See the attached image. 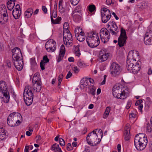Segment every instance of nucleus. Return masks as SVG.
<instances>
[{"label": "nucleus", "mask_w": 152, "mask_h": 152, "mask_svg": "<svg viewBox=\"0 0 152 152\" xmlns=\"http://www.w3.org/2000/svg\"><path fill=\"white\" fill-rule=\"evenodd\" d=\"M85 35L84 32H82L81 34L77 35V39L79 41L81 42L83 41L85 39Z\"/></svg>", "instance_id": "nucleus-26"}, {"label": "nucleus", "mask_w": 152, "mask_h": 152, "mask_svg": "<svg viewBox=\"0 0 152 152\" xmlns=\"http://www.w3.org/2000/svg\"><path fill=\"white\" fill-rule=\"evenodd\" d=\"M59 144L61 146H64L65 145V142L62 138H60L59 139Z\"/></svg>", "instance_id": "nucleus-44"}, {"label": "nucleus", "mask_w": 152, "mask_h": 152, "mask_svg": "<svg viewBox=\"0 0 152 152\" xmlns=\"http://www.w3.org/2000/svg\"><path fill=\"white\" fill-rule=\"evenodd\" d=\"M84 32L83 31L82 29L80 27H77L75 30V33L76 37H77V35L81 34V33Z\"/></svg>", "instance_id": "nucleus-34"}, {"label": "nucleus", "mask_w": 152, "mask_h": 152, "mask_svg": "<svg viewBox=\"0 0 152 152\" xmlns=\"http://www.w3.org/2000/svg\"><path fill=\"white\" fill-rule=\"evenodd\" d=\"M42 84H38L37 83H34L33 88L34 94L35 92H39L40 91L42 88Z\"/></svg>", "instance_id": "nucleus-23"}, {"label": "nucleus", "mask_w": 152, "mask_h": 152, "mask_svg": "<svg viewBox=\"0 0 152 152\" xmlns=\"http://www.w3.org/2000/svg\"><path fill=\"white\" fill-rule=\"evenodd\" d=\"M21 11H13L12 14L14 18L15 19H18L20 17L21 15Z\"/></svg>", "instance_id": "nucleus-28"}, {"label": "nucleus", "mask_w": 152, "mask_h": 152, "mask_svg": "<svg viewBox=\"0 0 152 152\" xmlns=\"http://www.w3.org/2000/svg\"><path fill=\"white\" fill-rule=\"evenodd\" d=\"M66 148L67 150L70 151L73 150V147L70 143H68L67 145Z\"/></svg>", "instance_id": "nucleus-47"}, {"label": "nucleus", "mask_w": 152, "mask_h": 152, "mask_svg": "<svg viewBox=\"0 0 152 152\" xmlns=\"http://www.w3.org/2000/svg\"><path fill=\"white\" fill-rule=\"evenodd\" d=\"M144 42L146 45H149L152 44V38L145 37L144 38Z\"/></svg>", "instance_id": "nucleus-30"}, {"label": "nucleus", "mask_w": 152, "mask_h": 152, "mask_svg": "<svg viewBox=\"0 0 152 152\" xmlns=\"http://www.w3.org/2000/svg\"><path fill=\"white\" fill-rule=\"evenodd\" d=\"M63 41L65 45L67 47L72 46L73 45L72 37L71 33L69 30L64 31Z\"/></svg>", "instance_id": "nucleus-10"}, {"label": "nucleus", "mask_w": 152, "mask_h": 152, "mask_svg": "<svg viewBox=\"0 0 152 152\" xmlns=\"http://www.w3.org/2000/svg\"><path fill=\"white\" fill-rule=\"evenodd\" d=\"M49 59L48 58V57L47 56H44L43 59V61L44 63H47L49 62Z\"/></svg>", "instance_id": "nucleus-46"}, {"label": "nucleus", "mask_w": 152, "mask_h": 152, "mask_svg": "<svg viewBox=\"0 0 152 152\" xmlns=\"http://www.w3.org/2000/svg\"><path fill=\"white\" fill-rule=\"evenodd\" d=\"M132 104V101L130 100H128L127 102V104L126 107V108L127 109H129L131 106Z\"/></svg>", "instance_id": "nucleus-48"}, {"label": "nucleus", "mask_w": 152, "mask_h": 152, "mask_svg": "<svg viewBox=\"0 0 152 152\" xmlns=\"http://www.w3.org/2000/svg\"><path fill=\"white\" fill-rule=\"evenodd\" d=\"M107 26L110 33L113 35H115L119 32V29L115 22L111 21L108 22Z\"/></svg>", "instance_id": "nucleus-12"}, {"label": "nucleus", "mask_w": 152, "mask_h": 152, "mask_svg": "<svg viewBox=\"0 0 152 152\" xmlns=\"http://www.w3.org/2000/svg\"><path fill=\"white\" fill-rule=\"evenodd\" d=\"M101 14H106V15H111L110 10L106 8H103L102 9Z\"/></svg>", "instance_id": "nucleus-39"}, {"label": "nucleus", "mask_w": 152, "mask_h": 152, "mask_svg": "<svg viewBox=\"0 0 152 152\" xmlns=\"http://www.w3.org/2000/svg\"><path fill=\"white\" fill-rule=\"evenodd\" d=\"M88 10L90 12H92L96 10V7L94 5H90L88 6Z\"/></svg>", "instance_id": "nucleus-43"}, {"label": "nucleus", "mask_w": 152, "mask_h": 152, "mask_svg": "<svg viewBox=\"0 0 152 152\" xmlns=\"http://www.w3.org/2000/svg\"><path fill=\"white\" fill-rule=\"evenodd\" d=\"M136 114L133 113H130L129 114V117L130 118H135L136 117Z\"/></svg>", "instance_id": "nucleus-61"}, {"label": "nucleus", "mask_w": 152, "mask_h": 152, "mask_svg": "<svg viewBox=\"0 0 152 152\" xmlns=\"http://www.w3.org/2000/svg\"><path fill=\"white\" fill-rule=\"evenodd\" d=\"M87 80H88L89 81V85H93L94 82V80L93 79L91 78H87Z\"/></svg>", "instance_id": "nucleus-54"}, {"label": "nucleus", "mask_w": 152, "mask_h": 152, "mask_svg": "<svg viewBox=\"0 0 152 152\" xmlns=\"http://www.w3.org/2000/svg\"><path fill=\"white\" fill-rule=\"evenodd\" d=\"M102 20V22L104 23H107L110 19L111 17V15L106 14H101Z\"/></svg>", "instance_id": "nucleus-25"}, {"label": "nucleus", "mask_w": 152, "mask_h": 152, "mask_svg": "<svg viewBox=\"0 0 152 152\" xmlns=\"http://www.w3.org/2000/svg\"><path fill=\"white\" fill-rule=\"evenodd\" d=\"M134 52L131 51L129 53L127 58L126 61V67L128 70L130 72L132 69V67L134 66L136 60L134 59Z\"/></svg>", "instance_id": "nucleus-9"}, {"label": "nucleus", "mask_w": 152, "mask_h": 152, "mask_svg": "<svg viewBox=\"0 0 152 152\" xmlns=\"http://www.w3.org/2000/svg\"><path fill=\"white\" fill-rule=\"evenodd\" d=\"M65 53V49L64 46L62 45L60 47L59 54L58 56L57 61L58 62H60L62 60Z\"/></svg>", "instance_id": "nucleus-16"}, {"label": "nucleus", "mask_w": 152, "mask_h": 152, "mask_svg": "<svg viewBox=\"0 0 152 152\" xmlns=\"http://www.w3.org/2000/svg\"><path fill=\"white\" fill-rule=\"evenodd\" d=\"M13 62L17 70L21 71L23 66V57L20 48L15 47L12 50Z\"/></svg>", "instance_id": "nucleus-1"}, {"label": "nucleus", "mask_w": 152, "mask_h": 152, "mask_svg": "<svg viewBox=\"0 0 152 152\" xmlns=\"http://www.w3.org/2000/svg\"><path fill=\"white\" fill-rule=\"evenodd\" d=\"M111 107H107L106 108L105 111L103 115V118H106L107 117L110 111Z\"/></svg>", "instance_id": "nucleus-31"}, {"label": "nucleus", "mask_w": 152, "mask_h": 152, "mask_svg": "<svg viewBox=\"0 0 152 152\" xmlns=\"http://www.w3.org/2000/svg\"><path fill=\"white\" fill-rule=\"evenodd\" d=\"M107 4L108 5H110L112 3V0H106Z\"/></svg>", "instance_id": "nucleus-63"}, {"label": "nucleus", "mask_w": 152, "mask_h": 152, "mask_svg": "<svg viewBox=\"0 0 152 152\" xmlns=\"http://www.w3.org/2000/svg\"><path fill=\"white\" fill-rule=\"evenodd\" d=\"M38 73L35 74L33 77L32 82L34 83L42 84L40 78L39 77Z\"/></svg>", "instance_id": "nucleus-21"}, {"label": "nucleus", "mask_w": 152, "mask_h": 152, "mask_svg": "<svg viewBox=\"0 0 152 152\" xmlns=\"http://www.w3.org/2000/svg\"><path fill=\"white\" fill-rule=\"evenodd\" d=\"M19 9H20V6L18 4H17L15 6V8L13 11H20L19 10Z\"/></svg>", "instance_id": "nucleus-53"}, {"label": "nucleus", "mask_w": 152, "mask_h": 152, "mask_svg": "<svg viewBox=\"0 0 152 152\" xmlns=\"http://www.w3.org/2000/svg\"><path fill=\"white\" fill-rule=\"evenodd\" d=\"M34 96L33 88L29 85H27L23 92V98L27 105H30L32 104Z\"/></svg>", "instance_id": "nucleus-5"}, {"label": "nucleus", "mask_w": 152, "mask_h": 152, "mask_svg": "<svg viewBox=\"0 0 152 152\" xmlns=\"http://www.w3.org/2000/svg\"><path fill=\"white\" fill-rule=\"evenodd\" d=\"M89 81L87 80V78H84L82 79L80 83V88L82 89H83L85 88H90L91 85H89Z\"/></svg>", "instance_id": "nucleus-17"}, {"label": "nucleus", "mask_w": 152, "mask_h": 152, "mask_svg": "<svg viewBox=\"0 0 152 152\" xmlns=\"http://www.w3.org/2000/svg\"><path fill=\"white\" fill-rule=\"evenodd\" d=\"M61 18L60 17H58L55 20H54L52 17H51V22L52 23L54 24H59L60 21L61 20Z\"/></svg>", "instance_id": "nucleus-33"}, {"label": "nucleus", "mask_w": 152, "mask_h": 152, "mask_svg": "<svg viewBox=\"0 0 152 152\" xmlns=\"http://www.w3.org/2000/svg\"><path fill=\"white\" fill-rule=\"evenodd\" d=\"M6 136V134L4 129L3 127L0 128V140H4Z\"/></svg>", "instance_id": "nucleus-27"}, {"label": "nucleus", "mask_w": 152, "mask_h": 152, "mask_svg": "<svg viewBox=\"0 0 152 152\" xmlns=\"http://www.w3.org/2000/svg\"><path fill=\"white\" fill-rule=\"evenodd\" d=\"M141 62L140 61H138L137 62L135 63L134 66L132 67V69L130 71V72L134 74L137 73L140 69Z\"/></svg>", "instance_id": "nucleus-19"}, {"label": "nucleus", "mask_w": 152, "mask_h": 152, "mask_svg": "<svg viewBox=\"0 0 152 152\" xmlns=\"http://www.w3.org/2000/svg\"><path fill=\"white\" fill-rule=\"evenodd\" d=\"M45 63H44L43 61H41L40 63V66L41 67V69L42 70H43L45 69Z\"/></svg>", "instance_id": "nucleus-50"}, {"label": "nucleus", "mask_w": 152, "mask_h": 152, "mask_svg": "<svg viewBox=\"0 0 152 152\" xmlns=\"http://www.w3.org/2000/svg\"><path fill=\"white\" fill-rule=\"evenodd\" d=\"M88 88L89 89V93L92 95H94L95 94L96 88L93 85H91V87Z\"/></svg>", "instance_id": "nucleus-35"}, {"label": "nucleus", "mask_w": 152, "mask_h": 152, "mask_svg": "<svg viewBox=\"0 0 152 152\" xmlns=\"http://www.w3.org/2000/svg\"><path fill=\"white\" fill-rule=\"evenodd\" d=\"M145 37L152 38V30H148L145 34Z\"/></svg>", "instance_id": "nucleus-42"}, {"label": "nucleus", "mask_w": 152, "mask_h": 152, "mask_svg": "<svg viewBox=\"0 0 152 152\" xmlns=\"http://www.w3.org/2000/svg\"><path fill=\"white\" fill-rule=\"evenodd\" d=\"M72 69L74 71V72L76 73H78L79 71V69L77 68V66L73 67Z\"/></svg>", "instance_id": "nucleus-49"}, {"label": "nucleus", "mask_w": 152, "mask_h": 152, "mask_svg": "<svg viewBox=\"0 0 152 152\" xmlns=\"http://www.w3.org/2000/svg\"><path fill=\"white\" fill-rule=\"evenodd\" d=\"M80 51L79 48V46L78 45L76 46H75L74 48L73 49V51Z\"/></svg>", "instance_id": "nucleus-59"}, {"label": "nucleus", "mask_w": 152, "mask_h": 152, "mask_svg": "<svg viewBox=\"0 0 152 152\" xmlns=\"http://www.w3.org/2000/svg\"><path fill=\"white\" fill-rule=\"evenodd\" d=\"M62 3V1H59L58 2L59 10L61 13H64L65 11V8L63 7Z\"/></svg>", "instance_id": "nucleus-32"}, {"label": "nucleus", "mask_w": 152, "mask_h": 152, "mask_svg": "<svg viewBox=\"0 0 152 152\" xmlns=\"http://www.w3.org/2000/svg\"><path fill=\"white\" fill-rule=\"evenodd\" d=\"M29 150L28 146H26L25 148V152H28Z\"/></svg>", "instance_id": "nucleus-64"}, {"label": "nucleus", "mask_w": 152, "mask_h": 152, "mask_svg": "<svg viewBox=\"0 0 152 152\" xmlns=\"http://www.w3.org/2000/svg\"><path fill=\"white\" fill-rule=\"evenodd\" d=\"M115 85L113 87L112 93L115 97L121 99H124L128 96L129 92L128 88L126 86Z\"/></svg>", "instance_id": "nucleus-2"}, {"label": "nucleus", "mask_w": 152, "mask_h": 152, "mask_svg": "<svg viewBox=\"0 0 152 152\" xmlns=\"http://www.w3.org/2000/svg\"><path fill=\"white\" fill-rule=\"evenodd\" d=\"M134 145L137 150L142 151L145 149L147 142L148 140L144 133H140L136 135L134 138Z\"/></svg>", "instance_id": "nucleus-3"}, {"label": "nucleus", "mask_w": 152, "mask_h": 152, "mask_svg": "<svg viewBox=\"0 0 152 152\" xmlns=\"http://www.w3.org/2000/svg\"><path fill=\"white\" fill-rule=\"evenodd\" d=\"M56 42L53 39H51L46 42L45 47L48 52H52L56 49Z\"/></svg>", "instance_id": "nucleus-14"}, {"label": "nucleus", "mask_w": 152, "mask_h": 152, "mask_svg": "<svg viewBox=\"0 0 152 152\" xmlns=\"http://www.w3.org/2000/svg\"><path fill=\"white\" fill-rule=\"evenodd\" d=\"M33 13V10L31 8H30L27 9L24 13V16L26 18H30Z\"/></svg>", "instance_id": "nucleus-24"}, {"label": "nucleus", "mask_w": 152, "mask_h": 152, "mask_svg": "<svg viewBox=\"0 0 152 152\" xmlns=\"http://www.w3.org/2000/svg\"><path fill=\"white\" fill-rule=\"evenodd\" d=\"M57 14L56 12H55L54 10H53V11L52 15H51L50 18H51V17L52 18L53 17L54 18H55L57 17Z\"/></svg>", "instance_id": "nucleus-52"}, {"label": "nucleus", "mask_w": 152, "mask_h": 152, "mask_svg": "<svg viewBox=\"0 0 152 152\" xmlns=\"http://www.w3.org/2000/svg\"><path fill=\"white\" fill-rule=\"evenodd\" d=\"M146 132L148 133H152V125H150L148 123L147 124Z\"/></svg>", "instance_id": "nucleus-40"}, {"label": "nucleus", "mask_w": 152, "mask_h": 152, "mask_svg": "<svg viewBox=\"0 0 152 152\" xmlns=\"http://www.w3.org/2000/svg\"><path fill=\"white\" fill-rule=\"evenodd\" d=\"M63 26L64 28V29H67L69 26V24L67 22H65Z\"/></svg>", "instance_id": "nucleus-55"}, {"label": "nucleus", "mask_w": 152, "mask_h": 152, "mask_svg": "<svg viewBox=\"0 0 152 152\" xmlns=\"http://www.w3.org/2000/svg\"><path fill=\"white\" fill-rule=\"evenodd\" d=\"M127 38L125 30L121 28V29L120 35L118 39V44L120 47H122L126 45Z\"/></svg>", "instance_id": "nucleus-13"}, {"label": "nucleus", "mask_w": 152, "mask_h": 152, "mask_svg": "<svg viewBox=\"0 0 152 152\" xmlns=\"http://www.w3.org/2000/svg\"><path fill=\"white\" fill-rule=\"evenodd\" d=\"M112 15L114 16L116 20H118L119 19L118 17L116 15V14L115 12H112Z\"/></svg>", "instance_id": "nucleus-62"}, {"label": "nucleus", "mask_w": 152, "mask_h": 152, "mask_svg": "<svg viewBox=\"0 0 152 152\" xmlns=\"http://www.w3.org/2000/svg\"><path fill=\"white\" fill-rule=\"evenodd\" d=\"M129 124H126L124 128V136L125 140H129L131 137V135L130 134V128Z\"/></svg>", "instance_id": "nucleus-18"}, {"label": "nucleus", "mask_w": 152, "mask_h": 152, "mask_svg": "<svg viewBox=\"0 0 152 152\" xmlns=\"http://www.w3.org/2000/svg\"><path fill=\"white\" fill-rule=\"evenodd\" d=\"M77 65L78 67L81 68L85 67L86 65L84 62L81 60L78 61L77 63Z\"/></svg>", "instance_id": "nucleus-41"}, {"label": "nucleus", "mask_w": 152, "mask_h": 152, "mask_svg": "<svg viewBox=\"0 0 152 152\" xmlns=\"http://www.w3.org/2000/svg\"><path fill=\"white\" fill-rule=\"evenodd\" d=\"M73 53L75 54V55L78 57H79L80 55V51H73Z\"/></svg>", "instance_id": "nucleus-56"}, {"label": "nucleus", "mask_w": 152, "mask_h": 152, "mask_svg": "<svg viewBox=\"0 0 152 152\" xmlns=\"http://www.w3.org/2000/svg\"><path fill=\"white\" fill-rule=\"evenodd\" d=\"M97 134L95 130L89 133L86 137L87 141L88 144L92 146L97 145L101 141L98 138Z\"/></svg>", "instance_id": "nucleus-7"}, {"label": "nucleus", "mask_w": 152, "mask_h": 152, "mask_svg": "<svg viewBox=\"0 0 152 152\" xmlns=\"http://www.w3.org/2000/svg\"><path fill=\"white\" fill-rule=\"evenodd\" d=\"M72 76V74L69 71L67 73L66 76V79H67L70 77H71Z\"/></svg>", "instance_id": "nucleus-57"}, {"label": "nucleus", "mask_w": 152, "mask_h": 152, "mask_svg": "<svg viewBox=\"0 0 152 152\" xmlns=\"http://www.w3.org/2000/svg\"><path fill=\"white\" fill-rule=\"evenodd\" d=\"M30 63L31 68H34L37 66V63L34 58H32L30 59Z\"/></svg>", "instance_id": "nucleus-36"}, {"label": "nucleus", "mask_w": 152, "mask_h": 152, "mask_svg": "<svg viewBox=\"0 0 152 152\" xmlns=\"http://www.w3.org/2000/svg\"><path fill=\"white\" fill-rule=\"evenodd\" d=\"M42 11L44 12V13H46L47 12V9L45 6H42Z\"/></svg>", "instance_id": "nucleus-60"}, {"label": "nucleus", "mask_w": 152, "mask_h": 152, "mask_svg": "<svg viewBox=\"0 0 152 152\" xmlns=\"http://www.w3.org/2000/svg\"><path fill=\"white\" fill-rule=\"evenodd\" d=\"M63 77V76L62 74H61L59 75L58 77V81H59V83H60V81H62Z\"/></svg>", "instance_id": "nucleus-58"}, {"label": "nucleus", "mask_w": 152, "mask_h": 152, "mask_svg": "<svg viewBox=\"0 0 152 152\" xmlns=\"http://www.w3.org/2000/svg\"><path fill=\"white\" fill-rule=\"evenodd\" d=\"M1 7L2 8V11L1 12L2 15H3V20L4 22H6L8 19V15L7 12V10L5 5H2Z\"/></svg>", "instance_id": "nucleus-20"}, {"label": "nucleus", "mask_w": 152, "mask_h": 152, "mask_svg": "<svg viewBox=\"0 0 152 152\" xmlns=\"http://www.w3.org/2000/svg\"><path fill=\"white\" fill-rule=\"evenodd\" d=\"M78 14L72 13L73 20L76 23L79 22L81 20V13L78 12Z\"/></svg>", "instance_id": "nucleus-22"}, {"label": "nucleus", "mask_w": 152, "mask_h": 152, "mask_svg": "<svg viewBox=\"0 0 152 152\" xmlns=\"http://www.w3.org/2000/svg\"><path fill=\"white\" fill-rule=\"evenodd\" d=\"M81 8L80 6H77L75 8L72 13L78 14V12H81Z\"/></svg>", "instance_id": "nucleus-37"}, {"label": "nucleus", "mask_w": 152, "mask_h": 152, "mask_svg": "<svg viewBox=\"0 0 152 152\" xmlns=\"http://www.w3.org/2000/svg\"><path fill=\"white\" fill-rule=\"evenodd\" d=\"M86 41L90 47L94 48L97 46L100 43L98 34L95 32L92 34L90 33L87 36Z\"/></svg>", "instance_id": "nucleus-6"}, {"label": "nucleus", "mask_w": 152, "mask_h": 152, "mask_svg": "<svg viewBox=\"0 0 152 152\" xmlns=\"http://www.w3.org/2000/svg\"><path fill=\"white\" fill-rule=\"evenodd\" d=\"M11 64L10 60H8L6 61V66H7L8 68H10Z\"/></svg>", "instance_id": "nucleus-51"}, {"label": "nucleus", "mask_w": 152, "mask_h": 152, "mask_svg": "<svg viewBox=\"0 0 152 152\" xmlns=\"http://www.w3.org/2000/svg\"><path fill=\"white\" fill-rule=\"evenodd\" d=\"M109 54L104 50H101L99 52L98 61L99 62H102L106 61L108 58Z\"/></svg>", "instance_id": "nucleus-15"}, {"label": "nucleus", "mask_w": 152, "mask_h": 152, "mask_svg": "<svg viewBox=\"0 0 152 152\" xmlns=\"http://www.w3.org/2000/svg\"><path fill=\"white\" fill-rule=\"evenodd\" d=\"M110 31L106 28H102L100 30V36L101 41L104 43L107 42L110 38Z\"/></svg>", "instance_id": "nucleus-11"}, {"label": "nucleus", "mask_w": 152, "mask_h": 152, "mask_svg": "<svg viewBox=\"0 0 152 152\" xmlns=\"http://www.w3.org/2000/svg\"><path fill=\"white\" fill-rule=\"evenodd\" d=\"M59 148L58 144L55 143L53 145L51 148V150L54 152H57V150Z\"/></svg>", "instance_id": "nucleus-38"}, {"label": "nucleus", "mask_w": 152, "mask_h": 152, "mask_svg": "<svg viewBox=\"0 0 152 152\" xmlns=\"http://www.w3.org/2000/svg\"><path fill=\"white\" fill-rule=\"evenodd\" d=\"M121 66L116 62H113L110 66V74L114 77L119 75L122 70Z\"/></svg>", "instance_id": "nucleus-8"}, {"label": "nucleus", "mask_w": 152, "mask_h": 152, "mask_svg": "<svg viewBox=\"0 0 152 152\" xmlns=\"http://www.w3.org/2000/svg\"><path fill=\"white\" fill-rule=\"evenodd\" d=\"M22 116L18 113H12L8 117L7 121L8 125L10 126H15L20 124L21 122L20 121Z\"/></svg>", "instance_id": "nucleus-4"}, {"label": "nucleus", "mask_w": 152, "mask_h": 152, "mask_svg": "<svg viewBox=\"0 0 152 152\" xmlns=\"http://www.w3.org/2000/svg\"><path fill=\"white\" fill-rule=\"evenodd\" d=\"M15 2L8 1L7 3V7L8 9L11 11L12 10L15 5Z\"/></svg>", "instance_id": "nucleus-29"}, {"label": "nucleus", "mask_w": 152, "mask_h": 152, "mask_svg": "<svg viewBox=\"0 0 152 152\" xmlns=\"http://www.w3.org/2000/svg\"><path fill=\"white\" fill-rule=\"evenodd\" d=\"M80 0H70L72 4L73 5H76L79 2Z\"/></svg>", "instance_id": "nucleus-45"}]
</instances>
